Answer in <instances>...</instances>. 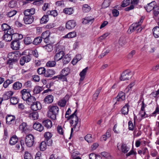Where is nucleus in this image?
<instances>
[{
    "instance_id": "nucleus-1",
    "label": "nucleus",
    "mask_w": 159,
    "mask_h": 159,
    "mask_svg": "<svg viewBox=\"0 0 159 159\" xmlns=\"http://www.w3.org/2000/svg\"><path fill=\"white\" fill-rule=\"evenodd\" d=\"M64 48L60 45L59 44H57L56 46V54L54 56V60L58 61L61 60L65 55L64 50Z\"/></svg>"
},
{
    "instance_id": "nucleus-2",
    "label": "nucleus",
    "mask_w": 159,
    "mask_h": 159,
    "mask_svg": "<svg viewBox=\"0 0 159 159\" xmlns=\"http://www.w3.org/2000/svg\"><path fill=\"white\" fill-rule=\"evenodd\" d=\"M49 111L48 112V116L52 119L55 120L56 118V115L59 110L58 107L57 106H49Z\"/></svg>"
},
{
    "instance_id": "nucleus-3",
    "label": "nucleus",
    "mask_w": 159,
    "mask_h": 159,
    "mask_svg": "<svg viewBox=\"0 0 159 159\" xmlns=\"http://www.w3.org/2000/svg\"><path fill=\"white\" fill-rule=\"evenodd\" d=\"M34 136L29 134L26 136L25 139V143L26 145L29 147L32 146L34 143Z\"/></svg>"
},
{
    "instance_id": "nucleus-4",
    "label": "nucleus",
    "mask_w": 159,
    "mask_h": 159,
    "mask_svg": "<svg viewBox=\"0 0 159 159\" xmlns=\"http://www.w3.org/2000/svg\"><path fill=\"white\" fill-rule=\"evenodd\" d=\"M32 55L30 52L28 55H25L22 57L20 61V64L21 66H23L25 63L30 62L31 60Z\"/></svg>"
},
{
    "instance_id": "nucleus-5",
    "label": "nucleus",
    "mask_w": 159,
    "mask_h": 159,
    "mask_svg": "<svg viewBox=\"0 0 159 159\" xmlns=\"http://www.w3.org/2000/svg\"><path fill=\"white\" fill-rule=\"evenodd\" d=\"M132 75L131 72L128 70H126L122 73L120 79L122 81L128 80L132 77Z\"/></svg>"
},
{
    "instance_id": "nucleus-6",
    "label": "nucleus",
    "mask_w": 159,
    "mask_h": 159,
    "mask_svg": "<svg viewBox=\"0 0 159 159\" xmlns=\"http://www.w3.org/2000/svg\"><path fill=\"white\" fill-rule=\"evenodd\" d=\"M52 134L49 132H46L44 134V137L45 138L44 141H46L48 146H51L52 143V141L50 139L52 137Z\"/></svg>"
},
{
    "instance_id": "nucleus-7",
    "label": "nucleus",
    "mask_w": 159,
    "mask_h": 159,
    "mask_svg": "<svg viewBox=\"0 0 159 159\" xmlns=\"http://www.w3.org/2000/svg\"><path fill=\"white\" fill-rule=\"evenodd\" d=\"M9 56H11L13 57V58H9L7 61V63L9 65L10 67L12 68V66L13 64L17 61L16 59L14 58L15 55L14 53H9L8 54Z\"/></svg>"
},
{
    "instance_id": "nucleus-8",
    "label": "nucleus",
    "mask_w": 159,
    "mask_h": 159,
    "mask_svg": "<svg viewBox=\"0 0 159 159\" xmlns=\"http://www.w3.org/2000/svg\"><path fill=\"white\" fill-rule=\"evenodd\" d=\"M156 5V2L155 1H153L148 3L146 6L144 7V8L148 12H150L154 8Z\"/></svg>"
},
{
    "instance_id": "nucleus-9",
    "label": "nucleus",
    "mask_w": 159,
    "mask_h": 159,
    "mask_svg": "<svg viewBox=\"0 0 159 159\" xmlns=\"http://www.w3.org/2000/svg\"><path fill=\"white\" fill-rule=\"evenodd\" d=\"M79 119L78 117L76 116V118L75 120H71L70 121V124H74L73 125V127L76 131H78L80 130V124H78Z\"/></svg>"
},
{
    "instance_id": "nucleus-10",
    "label": "nucleus",
    "mask_w": 159,
    "mask_h": 159,
    "mask_svg": "<svg viewBox=\"0 0 159 159\" xmlns=\"http://www.w3.org/2000/svg\"><path fill=\"white\" fill-rule=\"evenodd\" d=\"M31 108L34 111H36L38 110H39L42 108L41 104L40 102L38 101H35L34 103L31 105Z\"/></svg>"
},
{
    "instance_id": "nucleus-11",
    "label": "nucleus",
    "mask_w": 159,
    "mask_h": 159,
    "mask_svg": "<svg viewBox=\"0 0 159 159\" xmlns=\"http://www.w3.org/2000/svg\"><path fill=\"white\" fill-rule=\"evenodd\" d=\"M27 89H24L20 91L22 95V98L24 101H26L31 95L30 92L27 91Z\"/></svg>"
},
{
    "instance_id": "nucleus-12",
    "label": "nucleus",
    "mask_w": 159,
    "mask_h": 159,
    "mask_svg": "<svg viewBox=\"0 0 159 159\" xmlns=\"http://www.w3.org/2000/svg\"><path fill=\"white\" fill-rule=\"evenodd\" d=\"M20 41L12 40L11 43V47L13 50H18L20 46Z\"/></svg>"
},
{
    "instance_id": "nucleus-13",
    "label": "nucleus",
    "mask_w": 159,
    "mask_h": 159,
    "mask_svg": "<svg viewBox=\"0 0 159 159\" xmlns=\"http://www.w3.org/2000/svg\"><path fill=\"white\" fill-rule=\"evenodd\" d=\"M76 25V22L74 20H70L66 23V27L67 29H71L74 28Z\"/></svg>"
},
{
    "instance_id": "nucleus-14",
    "label": "nucleus",
    "mask_w": 159,
    "mask_h": 159,
    "mask_svg": "<svg viewBox=\"0 0 159 159\" xmlns=\"http://www.w3.org/2000/svg\"><path fill=\"white\" fill-rule=\"evenodd\" d=\"M16 117L14 116L7 115L6 118V122L8 125H11L13 123L15 120Z\"/></svg>"
},
{
    "instance_id": "nucleus-15",
    "label": "nucleus",
    "mask_w": 159,
    "mask_h": 159,
    "mask_svg": "<svg viewBox=\"0 0 159 159\" xmlns=\"http://www.w3.org/2000/svg\"><path fill=\"white\" fill-rule=\"evenodd\" d=\"M34 19L33 16H26L24 17L23 20L25 24H30L33 22Z\"/></svg>"
},
{
    "instance_id": "nucleus-16",
    "label": "nucleus",
    "mask_w": 159,
    "mask_h": 159,
    "mask_svg": "<svg viewBox=\"0 0 159 159\" xmlns=\"http://www.w3.org/2000/svg\"><path fill=\"white\" fill-rule=\"evenodd\" d=\"M1 27L3 31H4V33L9 32L11 33V30H13L11 27L6 23H4L2 25Z\"/></svg>"
},
{
    "instance_id": "nucleus-17",
    "label": "nucleus",
    "mask_w": 159,
    "mask_h": 159,
    "mask_svg": "<svg viewBox=\"0 0 159 159\" xmlns=\"http://www.w3.org/2000/svg\"><path fill=\"white\" fill-rule=\"evenodd\" d=\"M20 145L19 144H17L16 145V148L20 152H21L24 150V141L21 139L20 141Z\"/></svg>"
},
{
    "instance_id": "nucleus-18",
    "label": "nucleus",
    "mask_w": 159,
    "mask_h": 159,
    "mask_svg": "<svg viewBox=\"0 0 159 159\" xmlns=\"http://www.w3.org/2000/svg\"><path fill=\"white\" fill-rule=\"evenodd\" d=\"M53 96L52 95H48L45 97L43 101L45 103H51L53 102Z\"/></svg>"
},
{
    "instance_id": "nucleus-19",
    "label": "nucleus",
    "mask_w": 159,
    "mask_h": 159,
    "mask_svg": "<svg viewBox=\"0 0 159 159\" xmlns=\"http://www.w3.org/2000/svg\"><path fill=\"white\" fill-rule=\"evenodd\" d=\"M43 124L47 129H49L52 126V121L49 119L44 120L43 122Z\"/></svg>"
},
{
    "instance_id": "nucleus-20",
    "label": "nucleus",
    "mask_w": 159,
    "mask_h": 159,
    "mask_svg": "<svg viewBox=\"0 0 159 159\" xmlns=\"http://www.w3.org/2000/svg\"><path fill=\"white\" fill-rule=\"evenodd\" d=\"M158 26L155 27L152 29L153 34L155 38L159 37V23H158Z\"/></svg>"
},
{
    "instance_id": "nucleus-21",
    "label": "nucleus",
    "mask_w": 159,
    "mask_h": 159,
    "mask_svg": "<svg viewBox=\"0 0 159 159\" xmlns=\"http://www.w3.org/2000/svg\"><path fill=\"white\" fill-rule=\"evenodd\" d=\"M33 127L35 129L39 132H41L43 129V127L39 122L34 123Z\"/></svg>"
},
{
    "instance_id": "nucleus-22",
    "label": "nucleus",
    "mask_w": 159,
    "mask_h": 159,
    "mask_svg": "<svg viewBox=\"0 0 159 159\" xmlns=\"http://www.w3.org/2000/svg\"><path fill=\"white\" fill-rule=\"evenodd\" d=\"M11 34L8 32L4 33L3 35V40L7 42H10L12 40V37Z\"/></svg>"
},
{
    "instance_id": "nucleus-23",
    "label": "nucleus",
    "mask_w": 159,
    "mask_h": 159,
    "mask_svg": "<svg viewBox=\"0 0 159 159\" xmlns=\"http://www.w3.org/2000/svg\"><path fill=\"white\" fill-rule=\"evenodd\" d=\"M10 33L11 34L12 40L20 41L19 34L15 33L13 30H11Z\"/></svg>"
},
{
    "instance_id": "nucleus-24",
    "label": "nucleus",
    "mask_w": 159,
    "mask_h": 159,
    "mask_svg": "<svg viewBox=\"0 0 159 159\" xmlns=\"http://www.w3.org/2000/svg\"><path fill=\"white\" fill-rule=\"evenodd\" d=\"M14 93L11 91H8L6 92L3 96V100H7L11 98V96Z\"/></svg>"
},
{
    "instance_id": "nucleus-25",
    "label": "nucleus",
    "mask_w": 159,
    "mask_h": 159,
    "mask_svg": "<svg viewBox=\"0 0 159 159\" xmlns=\"http://www.w3.org/2000/svg\"><path fill=\"white\" fill-rule=\"evenodd\" d=\"M55 74V71L54 70L52 69H47L45 70V72L44 76L46 77H52Z\"/></svg>"
},
{
    "instance_id": "nucleus-26",
    "label": "nucleus",
    "mask_w": 159,
    "mask_h": 159,
    "mask_svg": "<svg viewBox=\"0 0 159 159\" xmlns=\"http://www.w3.org/2000/svg\"><path fill=\"white\" fill-rule=\"evenodd\" d=\"M129 107L128 103H126L121 110V112L122 114L125 115L127 114Z\"/></svg>"
},
{
    "instance_id": "nucleus-27",
    "label": "nucleus",
    "mask_w": 159,
    "mask_h": 159,
    "mask_svg": "<svg viewBox=\"0 0 159 159\" xmlns=\"http://www.w3.org/2000/svg\"><path fill=\"white\" fill-rule=\"evenodd\" d=\"M94 20V19L91 17H86L84 18L82 22L83 24H86L88 23H92Z\"/></svg>"
},
{
    "instance_id": "nucleus-28",
    "label": "nucleus",
    "mask_w": 159,
    "mask_h": 159,
    "mask_svg": "<svg viewBox=\"0 0 159 159\" xmlns=\"http://www.w3.org/2000/svg\"><path fill=\"white\" fill-rule=\"evenodd\" d=\"M139 26L138 25L137 23L134 24H133L130 26L128 30V32L129 33H131V32L134 31L136 30H137V28H139Z\"/></svg>"
},
{
    "instance_id": "nucleus-29",
    "label": "nucleus",
    "mask_w": 159,
    "mask_h": 159,
    "mask_svg": "<svg viewBox=\"0 0 159 159\" xmlns=\"http://www.w3.org/2000/svg\"><path fill=\"white\" fill-rule=\"evenodd\" d=\"M88 68V67H87L83 69L82 70L80 73V80L82 81L84 80L85 78V76L86 75V73Z\"/></svg>"
},
{
    "instance_id": "nucleus-30",
    "label": "nucleus",
    "mask_w": 159,
    "mask_h": 159,
    "mask_svg": "<svg viewBox=\"0 0 159 159\" xmlns=\"http://www.w3.org/2000/svg\"><path fill=\"white\" fill-rule=\"evenodd\" d=\"M121 151L124 153H126L129 150V148L128 147L126 144L122 143L121 145Z\"/></svg>"
},
{
    "instance_id": "nucleus-31",
    "label": "nucleus",
    "mask_w": 159,
    "mask_h": 159,
    "mask_svg": "<svg viewBox=\"0 0 159 159\" xmlns=\"http://www.w3.org/2000/svg\"><path fill=\"white\" fill-rule=\"evenodd\" d=\"M18 139L17 137L14 135L11 138L9 141V144L11 145L15 144L18 141Z\"/></svg>"
},
{
    "instance_id": "nucleus-32",
    "label": "nucleus",
    "mask_w": 159,
    "mask_h": 159,
    "mask_svg": "<svg viewBox=\"0 0 159 159\" xmlns=\"http://www.w3.org/2000/svg\"><path fill=\"white\" fill-rule=\"evenodd\" d=\"M26 103L29 105H31L36 101V98L35 97L31 95L26 100Z\"/></svg>"
},
{
    "instance_id": "nucleus-33",
    "label": "nucleus",
    "mask_w": 159,
    "mask_h": 159,
    "mask_svg": "<svg viewBox=\"0 0 159 159\" xmlns=\"http://www.w3.org/2000/svg\"><path fill=\"white\" fill-rule=\"evenodd\" d=\"M29 117L33 120H37L39 118V114L36 111H34L30 113L29 115Z\"/></svg>"
},
{
    "instance_id": "nucleus-34",
    "label": "nucleus",
    "mask_w": 159,
    "mask_h": 159,
    "mask_svg": "<svg viewBox=\"0 0 159 159\" xmlns=\"http://www.w3.org/2000/svg\"><path fill=\"white\" fill-rule=\"evenodd\" d=\"M102 90L101 88H99L95 91V93L93 94V101L96 100L99 96V94L100 93Z\"/></svg>"
},
{
    "instance_id": "nucleus-35",
    "label": "nucleus",
    "mask_w": 159,
    "mask_h": 159,
    "mask_svg": "<svg viewBox=\"0 0 159 159\" xmlns=\"http://www.w3.org/2000/svg\"><path fill=\"white\" fill-rule=\"evenodd\" d=\"M27 125L26 123L23 122L19 125V128L22 132L25 133L27 131Z\"/></svg>"
},
{
    "instance_id": "nucleus-36",
    "label": "nucleus",
    "mask_w": 159,
    "mask_h": 159,
    "mask_svg": "<svg viewBox=\"0 0 159 159\" xmlns=\"http://www.w3.org/2000/svg\"><path fill=\"white\" fill-rule=\"evenodd\" d=\"M22 87V84L19 82H16L13 85V88L15 90H18Z\"/></svg>"
},
{
    "instance_id": "nucleus-37",
    "label": "nucleus",
    "mask_w": 159,
    "mask_h": 159,
    "mask_svg": "<svg viewBox=\"0 0 159 159\" xmlns=\"http://www.w3.org/2000/svg\"><path fill=\"white\" fill-rule=\"evenodd\" d=\"M76 36V33L75 31H73L68 33L67 34L63 37L65 38H71L75 37Z\"/></svg>"
},
{
    "instance_id": "nucleus-38",
    "label": "nucleus",
    "mask_w": 159,
    "mask_h": 159,
    "mask_svg": "<svg viewBox=\"0 0 159 159\" xmlns=\"http://www.w3.org/2000/svg\"><path fill=\"white\" fill-rule=\"evenodd\" d=\"M126 42V38L124 36H121L119 40V43L121 46L125 45Z\"/></svg>"
},
{
    "instance_id": "nucleus-39",
    "label": "nucleus",
    "mask_w": 159,
    "mask_h": 159,
    "mask_svg": "<svg viewBox=\"0 0 159 159\" xmlns=\"http://www.w3.org/2000/svg\"><path fill=\"white\" fill-rule=\"evenodd\" d=\"M49 20V18L48 15H44L40 19V23L41 24L46 23Z\"/></svg>"
},
{
    "instance_id": "nucleus-40",
    "label": "nucleus",
    "mask_w": 159,
    "mask_h": 159,
    "mask_svg": "<svg viewBox=\"0 0 159 159\" xmlns=\"http://www.w3.org/2000/svg\"><path fill=\"white\" fill-rule=\"evenodd\" d=\"M73 12V9L71 7L65 8L63 10L64 13L68 15L72 14Z\"/></svg>"
},
{
    "instance_id": "nucleus-41",
    "label": "nucleus",
    "mask_w": 159,
    "mask_h": 159,
    "mask_svg": "<svg viewBox=\"0 0 159 159\" xmlns=\"http://www.w3.org/2000/svg\"><path fill=\"white\" fill-rule=\"evenodd\" d=\"M70 73V69L68 67L64 68L61 72V75L65 76L67 75Z\"/></svg>"
},
{
    "instance_id": "nucleus-42",
    "label": "nucleus",
    "mask_w": 159,
    "mask_h": 159,
    "mask_svg": "<svg viewBox=\"0 0 159 159\" xmlns=\"http://www.w3.org/2000/svg\"><path fill=\"white\" fill-rule=\"evenodd\" d=\"M48 145L47 142L45 141L42 142L40 144V148L41 151H44L47 148V146Z\"/></svg>"
},
{
    "instance_id": "nucleus-43",
    "label": "nucleus",
    "mask_w": 159,
    "mask_h": 159,
    "mask_svg": "<svg viewBox=\"0 0 159 159\" xmlns=\"http://www.w3.org/2000/svg\"><path fill=\"white\" fill-rule=\"evenodd\" d=\"M85 139L89 143H92L93 141L92 135L90 134H87L85 137Z\"/></svg>"
},
{
    "instance_id": "nucleus-44",
    "label": "nucleus",
    "mask_w": 159,
    "mask_h": 159,
    "mask_svg": "<svg viewBox=\"0 0 159 159\" xmlns=\"http://www.w3.org/2000/svg\"><path fill=\"white\" fill-rule=\"evenodd\" d=\"M42 41V38L38 37L35 38L33 42V43L35 45H37L40 43Z\"/></svg>"
},
{
    "instance_id": "nucleus-45",
    "label": "nucleus",
    "mask_w": 159,
    "mask_h": 159,
    "mask_svg": "<svg viewBox=\"0 0 159 159\" xmlns=\"http://www.w3.org/2000/svg\"><path fill=\"white\" fill-rule=\"evenodd\" d=\"M91 9V7L88 4H85L83 5L82 7V10L84 12H88L90 11Z\"/></svg>"
},
{
    "instance_id": "nucleus-46",
    "label": "nucleus",
    "mask_w": 159,
    "mask_h": 159,
    "mask_svg": "<svg viewBox=\"0 0 159 159\" xmlns=\"http://www.w3.org/2000/svg\"><path fill=\"white\" fill-rule=\"evenodd\" d=\"M43 90L42 87L39 86H36L34 88L33 92L35 94H38L41 92Z\"/></svg>"
},
{
    "instance_id": "nucleus-47",
    "label": "nucleus",
    "mask_w": 159,
    "mask_h": 159,
    "mask_svg": "<svg viewBox=\"0 0 159 159\" xmlns=\"http://www.w3.org/2000/svg\"><path fill=\"white\" fill-rule=\"evenodd\" d=\"M101 155L102 156L107 159H110L111 158L110 154L109 152H103L101 153Z\"/></svg>"
},
{
    "instance_id": "nucleus-48",
    "label": "nucleus",
    "mask_w": 159,
    "mask_h": 159,
    "mask_svg": "<svg viewBox=\"0 0 159 159\" xmlns=\"http://www.w3.org/2000/svg\"><path fill=\"white\" fill-rule=\"evenodd\" d=\"M153 14L154 16H157L159 14V6L156 5L153 10Z\"/></svg>"
},
{
    "instance_id": "nucleus-49",
    "label": "nucleus",
    "mask_w": 159,
    "mask_h": 159,
    "mask_svg": "<svg viewBox=\"0 0 159 159\" xmlns=\"http://www.w3.org/2000/svg\"><path fill=\"white\" fill-rule=\"evenodd\" d=\"M43 47L48 52H51L53 49L52 46L50 44H47Z\"/></svg>"
},
{
    "instance_id": "nucleus-50",
    "label": "nucleus",
    "mask_w": 159,
    "mask_h": 159,
    "mask_svg": "<svg viewBox=\"0 0 159 159\" xmlns=\"http://www.w3.org/2000/svg\"><path fill=\"white\" fill-rule=\"evenodd\" d=\"M56 61L55 60L49 61L47 63L46 66L49 67H54L56 65Z\"/></svg>"
},
{
    "instance_id": "nucleus-51",
    "label": "nucleus",
    "mask_w": 159,
    "mask_h": 159,
    "mask_svg": "<svg viewBox=\"0 0 159 159\" xmlns=\"http://www.w3.org/2000/svg\"><path fill=\"white\" fill-rule=\"evenodd\" d=\"M77 111V109H76L74 112L70 116H68L67 118V120H69L71 119V120H75V118H76V116H77L76 114V112Z\"/></svg>"
},
{
    "instance_id": "nucleus-52",
    "label": "nucleus",
    "mask_w": 159,
    "mask_h": 159,
    "mask_svg": "<svg viewBox=\"0 0 159 159\" xmlns=\"http://www.w3.org/2000/svg\"><path fill=\"white\" fill-rule=\"evenodd\" d=\"M66 101L64 98L60 100L58 102V105L61 107H64L66 104Z\"/></svg>"
},
{
    "instance_id": "nucleus-53",
    "label": "nucleus",
    "mask_w": 159,
    "mask_h": 159,
    "mask_svg": "<svg viewBox=\"0 0 159 159\" xmlns=\"http://www.w3.org/2000/svg\"><path fill=\"white\" fill-rule=\"evenodd\" d=\"M45 69L44 67H41L37 69V71L39 75H44L45 72Z\"/></svg>"
},
{
    "instance_id": "nucleus-54",
    "label": "nucleus",
    "mask_w": 159,
    "mask_h": 159,
    "mask_svg": "<svg viewBox=\"0 0 159 159\" xmlns=\"http://www.w3.org/2000/svg\"><path fill=\"white\" fill-rule=\"evenodd\" d=\"M32 40L31 37H26L24 39V42L25 43L26 45H29L32 42Z\"/></svg>"
},
{
    "instance_id": "nucleus-55",
    "label": "nucleus",
    "mask_w": 159,
    "mask_h": 159,
    "mask_svg": "<svg viewBox=\"0 0 159 159\" xmlns=\"http://www.w3.org/2000/svg\"><path fill=\"white\" fill-rule=\"evenodd\" d=\"M111 3V0H104L102 3V6L105 8L108 7Z\"/></svg>"
},
{
    "instance_id": "nucleus-56",
    "label": "nucleus",
    "mask_w": 159,
    "mask_h": 159,
    "mask_svg": "<svg viewBox=\"0 0 159 159\" xmlns=\"http://www.w3.org/2000/svg\"><path fill=\"white\" fill-rule=\"evenodd\" d=\"M50 35V33L48 31H46L42 33L41 34L42 39H44L45 38L49 37Z\"/></svg>"
},
{
    "instance_id": "nucleus-57",
    "label": "nucleus",
    "mask_w": 159,
    "mask_h": 159,
    "mask_svg": "<svg viewBox=\"0 0 159 159\" xmlns=\"http://www.w3.org/2000/svg\"><path fill=\"white\" fill-rule=\"evenodd\" d=\"M10 102L12 104L15 105L18 103V99L16 97H12L10 99Z\"/></svg>"
},
{
    "instance_id": "nucleus-58",
    "label": "nucleus",
    "mask_w": 159,
    "mask_h": 159,
    "mask_svg": "<svg viewBox=\"0 0 159 159\" xmlns=\"http://www.w3.org/2000/svg\"><path fill=\"white\" fill-rule=\"evenodd\" d=\"M17 12V11H16L13 10L7 13V15L8 17H11L15 15Z\"/></svg>"
},
{
    "instance_id": "nucleus-59",
    "label": "nucleus",
    "mask_w": 159,
    "mask_h": 159,
    "mask_svg": "<svg viewBox=\"0 0 159 159\" xmlns=\"http://www.w3.org/2000/svg\"><path fill=\"white\" fill-rule=\"evenodd\" d=\"M16 6V1L14 0L11 1L9 3L8 6L9 7L13 8Z\"/></svg>"
},
{
    "instance_id": "nucleus-60",
    "label": "nucleus",
    "mask_w": 159,
    "mask_h": 159,
    "mask_svg": "<svg viewBox=\"0 0 159 159\" xmlns=\"http://www.w3.org/2000/svg\"><path fill=\"white\" fill-rule=\"evenodd\" d=\"M13 80H7L3 83V86L5 88H7L8 85L13 82Z\"/></svg>"
},
{
    "instance_id": "nucleus-61",
    "label": "nucleus",
    "mask_w": 159,
    "mask_h": 159,
    "mask_svg": "<svg viewBox=\"0 0 159 159\" xmlns=\"http://www.w3.org/2000/svg\"><path fill=\"white\" fill-rule=\"evenodd\" d=\"M130 1V0H124L122 2L121 7H125L127 6L129 4Z\"/></svg>"
},
{
    "instance_id": "nucleus-62",
    "label": "nucleus",
    "mask_w": 159,
    "mask_h": 159,
    "mask_svg": "<svg viewBox=\"0 0 159 159\" xmlns=\"http://www.w3.org/2000/svg\"><path fill=\"white\" fill-rule=\"evenodd\" d=\"M25 159H32L31 154L28 152H25L24 154Z\"/></svg>"
},
{
    "instance_id": "nucleus-63",
    "label": "nucleus",
    "mask_w": 159,
    "mask_h": 159,
    "mask_svg": "<svg viewBox=\"0 0 159 159\" xmlns=\"http://www.w3.org/2000/svg\"><path fill=\"white\" fill-rule=\"evenodd\" d=\"M112 13L114 17H116L119 14V12L116 9H113L112 10Z\"/></svg>"
},
{
    "instance_id": "nucleus-64",
    "label": "nucleus",
    "mask_w": 159,
    "mask_h": 159,
    "mask_svg": "<svg viewBox=\"0 0 159 159\" xmlns=\"http://www.w3.org/2000/svg\"><path fill=\"white\" fill-rule=\"evenodd\" d=\"M129 129L130 130H133L134 129V125L132 122L130 120L128 122Z\"/></svg>"
}]
</instances>
